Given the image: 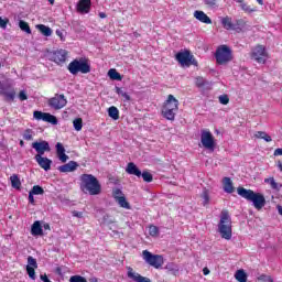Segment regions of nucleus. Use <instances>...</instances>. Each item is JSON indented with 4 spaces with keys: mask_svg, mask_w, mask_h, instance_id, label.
Returning <instances> with one entry per match:
<instances>
[{
    "mask_svg": "<svg viewBox=\"0 0 282 282\" xmlns=\"http://www.w3.org/2000/svg\"><path fill=\"white\" fill-rule=\"evenodd\" d=\"M80 189L83 193H88L89 195H100L102 187L100 182L93 174H83L80 176Z\"/></svg>",
    "mask_w": 282,
    "mask_h": 282,
    "instance_id": "1",
    "label": "nucleus"
},
{
    "mask_svg": "<svg viewBox=\"0 0 282 282\" xmlns=\"http://www.w3.org/2000/svg\"><path fill=\"white\" fill-rule=\"evenodd\" d=\"M237 193L247 202H251L257 210H261L265 206V196L261 193H254V191L245 187H238Z\"/></svg>",
    "mask_w": 282,
    "mask_h": 282,
    "instance_id": "2",
    "label": "nucleus"
},
{
    "mask_svg": "<svg viewBox=\"0 0 282 282\" xmlns=\"http://www.w3.org/2000/svg\"><path fill=\"white\" fill-rule=\"evenodd\" d=\"M218 232L223 239L230 241L232 239V218L228 210L224 209L220 213V220L218 223Z\"/></svg>",
    "mask_w": 282,
    "mask_h": 282,
    "instance_id": "3",
    "label": "nucleus"
},
{
    "mask_svg": "<svg viewBox=\"0 0 282 282\" xmlns=\"http://www.w3.org/2000/svg\"><path fill=\"white\" fill-rule=\"evenodd\" d=\"M67 69L73 76H78V74H89L91 65L87 58H75L68 64Z\"/></svg>",
    "mask_w": 282,
    "mask_h": 282,
    "instance_id": "4",
    "label": "nucleus"
},
{
    "mask_svg": "<svg viewBox=\"0 0 282 282\" xmlns=\"http://www.w3.org/2000/svg\"><path fill=\"white\" fill-rule=\"evenodd\" d=\"M177 109H180V100H177L175 96L169 95L162 109L163 118H166V120H175Z\"/></svg>",
    "mask_w": 282,
    "mask_h": 282,
    "instance_id": "5",
    "label": "nucleus"
},
{
    "mask_svg": "<svg viewBox=\"0 0 282 282\" xmlns=\"http://www.w3.org/2000/svg\"><path fill=\"white\" fill-rule=\"evenodd\" d=\"M142 257L145 263L152 268H155V270H160V268L164 265V258L160 254H153L149 250H143Z\"/></svg>",
    "mask_w": 282,
    "mask_h": 282,
    "instance_id": "6",
    "label": "nucleus"
},
{
    "mask_svg": "<svg viewBox=\"0 0 282 282\" xmlns=\"http://www.w3.org/2000/svg\"><path fill=\"white\" fill-rule=\"evenodd\" d=\"M215 57L218 65H226V63L232 61V51H230V47L221 45L216 50Z\"/></svg>",
    "mask_w": 282,
    "mask_h": 282,
    "instance_id": "7",
    "label": "nucleus"
},
{
    "mask_svg": "<svg viewBox=\"0 0 282 282\" xmlns=\"http://www.w3.org/2000/svg\"><path fill=\"white\" fill-rule=\"evenodd\" d=\"M175 59L180 63L181 67H191L196 63L194 56L191 54V51L178 52L175 55Z\"/></svg>",
    "mask_w": 282,
    "mask_h": 282,
    "instance_id": "8",
    "label": "nucleus"
},
{
    "mask_svg": "<svg viewBox=\"0 0 282 282\" xmlns=\"http://www.w3.org/2000/svg\"><path fill=\"white\" fill-rule=\"evenodd\" d=\"M200 142L207 151H215V137H213V132L209 130L200 131Z\"/></svg>",
    "mask_w": 282,
    "mask_h": 282,
    "instance_id": "9",
    "label": "nucleus"
},
{
    "mask_svg": "<svg viewBox=\"0 0 282 282\" xmlns=\"http://www.w3.org/2000/svg\"><path fill=\"white\" fill-rule=\"evenodd\" d=\"M251 58L260 64H265V61H268V52L265 51V47L263 45H258L251 51Z\"/></svg>",
    "mask_w": 282,
    "mask_h": 282,
    "instance_id": "10",
    "label": "nucleus"
},
{
    "mask_svg": "<svg viewBox=\"0 0 282 282\" xmlns=\"http://www.w3.org/2000/svg\"><path fill=\"white\" fill-rule=\"evenodd\" d=\"M33 118H35V120H43V122H48L50 124H58V119H56V116L51 115L50 112L35 110L33 112Z\"/></svg>",
    "mask_w": 282,
    "mask_h": 282,
    "instance_id": "11",
    "label": "nucleus"
},
{
    "mask_svg": "<svg viewBox=\"0 0 282 282\" xmlns=\"http://www.w3.org/2000/svg\"><path fill=\"white\" fill-rule=\"evenodd\" d=\"M32 149L36 151L35 155H45V153H50V151H52L50 143L43 140L33 142Z\"/></svg>",
    "mask_w": 282,
    "mask_h": 282,
    "instance_id": "12",
    "label": "nucleus"
},
{
    "mask_svg": "<svg viewBox=\"0 0 282 282\" xmlns=\"http://www.w3.org/2000/svg\"><path fill=\"white\" fill-rule=\"evenodd\" d=\"M50 59L57 65H63L67 61V51L63 48L54 51L50 54Z\"/></svg>",
    "mask_w": 282,
    "mask_h": 282,
    "instance_id": "13",
    "label": "nucleus"
},
{
    "mask_svg": "<svg viewBox=\"0 0 282 282\" xmlns=\"http://www.w3.org/2000/svg\"><path fill=\"white\" fill-rule=\"evenodd\" d=\"M48 105L53 109H63L67 105V99H65V95H55L50 99Z\"/></svg>",
    "mask_w": 282,
    "mask_h": 282,
    "instance_id": "14",
    "label": "nucleus"
},
{
    "mask_svg": "<svg viewBox=\"0 0 282 282\" xmlns=\"http://www.w3.org/2000/svg\"><path fill=\"white\" fill-rule=\"evenodd\" d=\"M127 270H128L127 276H128V279H131V281H134V282H151V279H149L147 276H142L140 273L135 272L133 270V268L128 267Z\"/></svg>",
    "mask_w": 282,
    "mask_h": 282,
    "instance_id": "15",
    "label": "nucleus"
},
{
    "mask_svg": "<svg viewBox=\"0 0 282 282\" xmlns=\"http://www.w3.org/2000/svg\"><path fill=\"white\" fill-rule=\"evenodd\" d=\"M34 160L44 171H50V169H52V160H50L48 158H45L43 155H35Z\"/></svg>",
    "mask_w": 282,
    "mask_h": 282,
    "instance_id": "16",
    "label": "nucleus"
},
{
    "mask_svg": "<svg viewBox=\"0 0 282 282\" xmlns=\"http://www.w3.org/2000/svg\"><path fill=\"white\" fill-rule=\"evenodd\" d=\"M90 10H91V1L79 0V2L77 3V12H80V14H89Z\"/></svg>",
    "mask_w": 282,
    "mask_h": 282,
    "instance_id": "17",
    "label": "nucleus"
},
{
    "mask_svg": "<svg viewBox=\"0 0 282 282\" xmlns=\"http://www.w3.org/2000/svg\"><path fill=\"white\" fill-rule=\"evenodd\" d=\"M78 169V163L75 161H70L64 165L58 167L59 173H74Z\"/></svg>",
    "mask_w": 282,
    "mask_h": 282,
    "instance_id": "18",
    "label": "nucleus"
},
{
    "mask_svg": "<svg viewBox=\"0 0 282 282\" xmlns=\"http://www.w3.org/2000/svg\"><path fill=\"white\" fill-rule=\"evenodd\" d=\"M194 19L200 21V23H206V25H210V23H213V20H210V18L205 14L204 11L199 10L194 11Z\"/></svg>",
    "mask_w": 282,
    "mask_h": 282,
    "instance_id": "19",
    "label": "nucleus"
},
{
    "mask_svg": "<svg viewBox=\"0 0 282 282\" xmlns=\"http://www.w3.org/2000/svg\"><path fill=\"white\" fill-rule=\"evenodd\" d=\"M126 173H128L129 175H135L137 177H142V171H140V169H138V165H135V163L133 162L128 163Z\"/></svg>",
    "mask_w": 282,
    "mask_h": 282,
    "instance_id": "20",
    "label": "nucleus"
},
{
    "mask_svg": "<svg viewBox=\"0 0 282 282\" xmlns=\"http://www.w3.org/2000/svg\"><path fill=\"white\" fill-rule=\"evenodd\" d=\"M31 235L33 237H41L43 236V227L41 226V221H34L31 227Z\"/></svg>",
    "mask_w": 282,
    "mask_h": 282,
    "instance_id": "21",
    "label": "nucleus"
},
{
    "mask_svg": "<svg viewBox=\"0 0 282 282\" xmlns=\"http://www.w3.org/2000/svg\"><path fill=\"white\" fill-rule=\"evenodd\" d=\"M223 188L225 193H235V186L232 185V180H230V177L223 178Z\"/></svg>",
    "mask_w": 282,
    "mask_h": 282,
    "instance_id": "22",
    "label": "nucleus"
},
{
    "mask_svg": "<svg viewBox=\"0 0 282 282\" xmlns=\"http://www.w3.org/2000/svg\"><path fill=\"white\" fill-rule=\"evenodd\" d=\"M220 23L225 30H237V26L232 23V18L230 17L221 18Z\"/></svg>",
    "mask_w": 282,
    "mask_h": 282,
    "instance_id": "23",
    "label": "nucleus"
},
{
    "mask_svg": "<svg viewBox=\"0 0 282 282\" xmlns=\"http://www.w3.org/2000/svg\"><path fill=\"white\" fill-rule=\"evenodd\" d=\"M253 138H257L258 140H264V142H272V137L268 134L265 131H257L253 134Z\"/></svg>",
    "mask_w": 282,
    "mask_h": 282,
    "instance_id": "24",
    "label": "nucleus"
},
{
    "mask_svg": "<svg viewBox=\"0 0 282 282\" xmlns=\"http://www.w3.org/2000/svg\"><path fill=\"white\" fill-rule=\"evenodd\" d=\"M165 270H167V272H171L172 274H174V276H177V274L180 272V267L176 263L170 262L165 265Z\"/></svg>",
    "mask_w": 282,
    "mask_h": 282,
    "instance_id": "25",
    "label": "nucleus"
},
{
    "mask_svg": "<svg viewBox=\"0 0 282 282\" xmlns=\"http://www.w3.org/2000/svg\"><path fill=\"white\" fill-rule=\"evenodd\" d=\"M7 102H12L14 101V98H17V91H14V89L11 90H4L2 91Z\"/></svg>",
    "mask_w": 282,
    "mask_h": 282,
    "instance_id": "26",
    "label": "nucleus"
},
{
    "mask_svg": "<svg viewBox=\"0 0 282 282\" xmlns=\"http://www.w3.org/2000/svg\"><path fill=\"white\" fill-rule=\"evenodd\" d=\"M36 28L41 32V34H43V36H52V30L50 29V26L45 24H37Z\"/></svg>",
    "mask_w": 282,
    "mask_h": 282,
    "instance_id": "27",
    "label": "nucleus"
},
{
    "mask_svg": "<svg viewBox=\"0 0 282 282\" xmlns=\"http://www.w3.org/2000/svg\"><path fill=\"white\" fill-rule=\"evenodd\" d=\"M108 116H109V118H112V120H119L120 119V110H118L115 106H112L108 109Z\"/></svg>",
    "mask_w": 282,
    "mask_h": 282,
    "instance_id": "28",
    "label": "nucleus"
},
{
    "mask_svg": "<svg viewBox=\"0 0 282 282\" xmlns=\"http://www.w3.org/2000/svg\"><path fill=\"white\" fill-rule=\"evenodd\" d=\"M116 202L121 208H126V210H131V204L127 202V197L121 196Z\"/></svg>",
    "mask_w": 282,
    "mask_h": 282,
    "instance_id": "29",
    "label": "nucleus"
},
{
    "mask_svg": "<svg viewBox=\"0 0 282 282\" xmlns=\"http://www.w3.org/2000/svg\"><path fill=\"white\" fill-rule=\"evenodd\" d=\"M235 279L238 280L239 282H248V275L246 274V271H243V270H238L235 273Z\"/></svg>",
    "mask_w": 282,
    "mask_h": 282,
    "instance_id": "30",
    "label": "nucleus"
},
{
    "mask_svg": "<svg viewBox=\"0 0 282 282\" xmlns=\"http://www.w3.org/2000/svg\"><path fill=\"white\" fill-rule=\"evenodd\" d=\"M108 76L111 80H122V76L115 68L108 70Z\"/></svg>",
    "mask_w": 282,
    "mask_h": 282,
    "instance_id": "31",
    "label": "nucleus"
},
{
    "mask_svg": "<svg viewBox=\"0 0 282 282\" xmlns=\"http://www.w3.org/2000/svg\"><path fill=\"white\" fill-rule=\"evenodd\" d=\"M264 183L269 184L271 186V188H273V191H280V188H281V185L279 183H276L274 177L265 178Z\"/></svg>",
    "mask_w": 282,
    "mask_h": 282,
    "instance_id": "32",
    "label": "nucleus"
},
{
    "mask_svg": "<svg viewBox=\"0 0 282 282\" xmlns=\"http://www.w3.org/2000/svg\"><path fill=\"white\" fill-rule=\"evenodd\" d=\"M19 28L20 30H22V32H25L26 34H32V29H30V24H28V22L20 20Z\"/></svg>",
    "mask_w": 282,
    "mask_h": 282,
    "instance_id": "33",
    "label": "nucleus"
},
{
    "mask_svg": "<svg viewBox=\"0 0 282 282\" xmlns=\"http://www.w3.org/2000/svg\"><path fill=\"white\" fill-rule=\"evenodd\" d=\"M22 137H23V140H26L30 142L31 140H34V132L32 129H26L22 133Z\"/></svg>",
    "mask_w": 282,
    "mask_h": 282,
    "instance_id": "34",
    "label": "nucleus"
},
{
    "mask_svg": "<svg viewBox=\"0 0 282 282\" xmlns=\"http://www.w3.org/2000/svg\"><path fill=\"white\" fill-rule=\"evenodd\" d=\"M10 181H11V186L13 188H21V180L19 178L18 175H12L10 177Z\"/></svg>",
    "mask_w": 282,
    "mask_h": 282,
    "instance_id": "35",
    "label": "nucleus"
},
{
    "mask_svg": "<svg viewBox=\"0 0 282 282\" xmlns=\"http://www.w3.org/2000/svg\"><path fill=\"white\" fill-rule=\"evenodd\" d=\"M26 268H32L34 270H36L39 268V263L36 262V259H34V257H32V256L28 257Z\"/></svg>",
    "mask_w": 282,
    "mask_h": 282,
    "instance_id": "36",
    "label": "nucleus"
},
{
    "mask_svg": "<svg viewBox=\"0 0 282 282\" xmlns=\"http://www.w3.org/2000/svg\"><path fill=\"white\" fill-rule=\"evenodd\" d=\"M73 127H74L75 131H82L83 130V119L82 118H76L73 121Z\"/></svg>",
    "mask_w": 282,
    "mask_h": 282,
    "instance_id": "37",
    "label": "nucleus"
},
{
    "mask_svg": "<svg viewBox=\"0 0 282 282\" xmlns=\"http://www.w3.org/2000/svg\"><path fill=\"white\" fill-rule=\"evenodd\" d=\"M116 94H118V96H122V98H124L127 101L131 100V96H129V94H127V91L122 90L120 87H116Z\"/></svg>",
    "mask_w": 282,
    "mask_h": 282,
    "instance_id": "38",
    "label": "nucleus"
},
{
    "mask_svg": "<svg viewBox=\"0 0 282 282\" xmlns=\"http://www.w3.org/2000/svg\"><path fill=\"white\" fill-rule=\"evenodd\" d=\"M141 177L143 178L144 182L151 183L153 182V174L151 172L144 171L143 173L141 172Z\"/></svg>",
    "mask_w": 282,
    "mask_h": 282,
    "instance_id": "39",
    "label": "nucleus"
},
{
    "mask_svg": "<svg viewBox=\"0 0 282 282\" xmlns=\"http://www.w3.org/2000/svg\"><path fill=\"white\" fill-rule=\"evenodd\" d=\"M30 193H32L33 195H43V193H45V191L43 189V187H41L39 185H34L32 187V189L30 191Z\"/></svg>",
    "mask_w": 282,
    "mask_h": 282,
    "instance_id": "40",
    "label": "nucleus"
},
{
    "mask_svg": "<svg viewBox=\"0 0 282 282\" xmlns=\"http://www.w3.org/2000/svg\"><path fill=\"white\" fill-rule=\"evenodd\" d=\"M149 235H150L151 237H158V236L160 235V229L158 228V226L151 225V226L149 227Z\"/></svg>",
    "mask_w": 282,
    "mask_h": 282,
    "instance_id": "41",
    "label": "nucleus"
},
{
    "mask_svg": "<svg viewBox=\"0 0 282 282\" xmlns=\"http://www.w3.org/2000/svg\"><path fill=\"white\" fill-rule=\"evenodd\" d=\"M69 282H87V279H85V276L82 275H72L69 278Z\"/></svg>",
    "mask_w": 282,
    "mask_h": 282,
    "instance_id": "42",
    "label": "nucleus"
},
{
    "mask_svg": "<svg viewBox=\"0 0 282 282\" xmlns=\"http://www.w3.org/2000/svg\"><path fill=\"white\" fill-rule=\"evenodd\" d=\"M35 269H32V267H26V273L32 279V281H36V272Z\"/></svg>",
    "mask_w": 282,
    "mask_h": 282,
    "instance_id": "43",
    "label": "nucleus"
},
{
    "mask_svg": "<svg viewBox=\"0 0 282 282\" xmlns=\"http://www.w3.org/2000/svg\"><path fill=\"white\" fill-rule=\"evenodd\" d=\"M203 197V206H208L209 202H210V197L208 196V192L204 191L202 194Z\"/></svg>",
    "mask_w": 282,
    "mask_h": 282,
    "instance_id": "44",
    "label": "nucleus"
},
{
    "mask_svg": "<svg viewBox=\"0 0 282 282\" xmlns=\"http://www.w3.org/2000/svg\"><path fill=\"white\" fill-rule=\"evenodd\" d=\"M258 282H274L270 275L262 274L258 278Z\"/></svg>",
    "mask_w": 282,
    "mask_h": 282,
    "instance_id": "45",
    "label": "nucleus"
},
{
    "mask_svg": "<svg viewBox=\"0 0 282 282\" xmlns=\"http://www.w3.org/2000/svg\"><path fill=\"white\" fill-rule=\"evenodd\" d=\"M112 195H113L116 202L118 198L124 197V194H122V191L120 188L113 189Z\"/></svg>",
    "mask_w": 282,
    "mask_h": 282,
    "instance_id": "46",
    "label": "nucleus"
},
{
    "mask_svg": "<svg viewBox=\"0 0 282 282\" xmlns=\"http://www.w3.org/2000/svg\"><path fill=\"white\" fill-rule=\"evenodd\" d=\"M240 8H241V10H243V12H257V9H252V8H250V6H248V4H246V3H242V4H240Z\"/></svg>",
    "mask_w": 282,
    "mask_h": 282,
    "instance_id": "47",
    "label": "nucleus"
},
{
    "mask_svg": "<svg viewBox=\"0 0 282 282\" xmlns=\"http://www.w3.org/2000/svg\"><path fill=\"white\" fill-rule=\"evenodd\" d=\"M219 102L220 105H228V102H230V98H228V95H221L219 96Z\"/></svg>",
    "mask_w": 282,
    "mask_h": 282,
    "instance_id": "48",
    "label": "nucleus"
},
{
    "mask_svg": "<svg viewBox=\"0 0 282 282\" xmlns=\"http://www.w3.org/2000/svg\"><path fill=\"white\" fill-rule=\"evenodd\" d=\"M205 6L208 8H217V0H204Z\"/></svg>",
    "mask_w": 282,
    "mask_h": 282,
    "instance_id": "49",
    "label": "nucleus"
},
{
    "mask_svg": "<svg viewBox=\"0 0 282 282\" xmlns=\"http://www.w3.org/2000/svg\"><path fill=\"white\" fill-rule=\"evenodd\" d=\"M56 153L57 155H61L62 153H65V147H63V143H56Z\"/></svg>",
    "mask_w": 282,
    "mask_h": 282,
    "instance_id": "50",
    "label": "nucleus"
},
{
    "mask_svg": "<svg viewBox=\"0 0 282 282\" xmlns=\"http://www.w3.org/2000/svg\"><path fill=\"white\" fill-rule=\"evenodd\" d=\"M8 23H10V20H8L7 18L3 19V18L0 17V28L2 30H6V28H8Z\"/></svg>",
    "mask_w": 282,
    "mask_h": 282,
    "instance_id": "51",
    "label": "nucleus"
},
{
    "mask_svg": "<svg viewBox=\"0 0 282 282\" xmlns=\"http://www.w3.org/2000/svg\"><path fill=\"white\" fill-rule=\"evenodd\" d=\"M58 160H61L63 163L67 162L69 160V156L63 152L62 154H57Z\"/></svg>",
    "mask_w": 282,
    "mask_h": 282,
    "instance_id": "52",
    "label": "nucleus"
},
{
    "mask_svg": "<svg viewBox=\"0 0 282 282\" xmlns=\"http://www.w3.org/2000/svg\"><path fill=\"white\" fill-rule=\"evenodd\" d=\"M28 98V94H25V90H22V91H20V94H19V99L20 100H25Z\"/></svg>",
    "mask_w": 282,
    "mask_h": 282,
    "instance_id": "53",
    "label": "nucleus"
},
{
    "mask_svg": "<svg viewBox=\"0 0 282 282\" xmlns=\"http://www.w3.org/2000/svg\"><path fill=\"white\" fill-rule=\"evenodd\" d=\"M73 217H77L78 219H83V212H76L74 210L72 213Z\"/></svg>",
    "mask_w": 282,
    "mask_h": 282,
    "instance_id": "54",
    "label": "nucleus"
},
{
    "mask_svg": "<svg viewBox=\"0 0 282 282\" xmlns=\"http://www.w3.org/2000/svg\"><path fill=\"white\" fill-rule=\"evenodd\" d=\"M196 85H197V87H203V85H204V78L197 77V78H196Z\"/></svg>",
    "mask_w": 282,
    "mask_h": 282,
    "instance_id": "55",
    "label": "nucleus"
},
{
    "mask_svg": "<svg viewBox=\"0 0 282 282\" xmlns=\"http://www.w3.org/2000/svg\"><path fill=\"white\" fill-rule=\"evenodd\" d=\"M40 279H41V281H43V282H52V281L50 280V278H47V274H41V275H40Z\"/></svg>",
    "mask_w": 282,
    "mask_h": 282,
    "instance_id": "56",
    "label": "nucleus"
},
{
    "mask_svg": "<svg viewBox=\"0 0 282 282\" xmlns=\"http://www.w3.org/2000/svg\"><path fill=\"white\" fill-rule=\"evenodd\" d=\"M29 202L30 204H34V194L32 192L29 193Z\"/></svg>",
    "mask_w": 282,
    "mask_h": 282,
    "instance_id": "57",
    "label": "nucleus"
},
{
    "mask_svg": "<svg viewBox=\"0 0 282 282\" xmlns=\"http://www.w3.org/2000/svg\"><path fill=\"white\" fill-rule=\"evenodd\" d=\"M273 155H282V148L275 149Z\"/></svg>",
    "mask_w": 282,
    "mask_h": 282,
    "instance_id": "58",
    "label": "nucleus"
},
{
    "mask_svg": "<svg viewBox=\"0 0 282 282\" xmlns=\"http://www.w3.org/2000/svg\"><path fill=\"white\" fill-rule=\"evenodd\" d=\"M203 274H205V275L210 274V270H208V268H204L203 269Z\"/></svg>",
    "mask_w": 282,
    "mask_h": 282,
    "instance_id": "59",
    "label": "nucleus"
},
{
    "mask_svg": "<svg viewBox=\"0 0 282 282\" xmlns=\"http://www.w3.org/2000/svg\"><path fill=\"white\" fill-rule=\"evenodd\" d=\"M99 18H100V19H107V14H106L105 12H100V13H99Z\"/></svg>",
    "mask_w": 282,
    "mask_h": 282,
    "instance_id": "60",
    "label": "nucleus"
},
{
    "mask_svg": "<svg viewBox=\"0 0 282 282\" xmlns=\"http://www.w3.org/2000/svg\"><path fill=\"white\" fill-rule=\"evenodd\" d=\"M43 228L44 230H50V224H44Z\"/></svg>",
    "mask_w": 282,
    "mask_h": 282,
    "instance_id": "61",
    "label": "nucleus"
},
{
    "mask_svg": "<svg viewBox=\"0 0 282 282\" xmlns=\"http://www.w3.org/2000/svg\"><path fill=\"white\" fill-rule=\"evenodd\" d=\"M56 34H57V36H61V39H63V32H61V31H56Z\"/></svg>",
    "mask_w": 282,
    "mask_h": 282,
    "instance_id": "62",
    "label": "nucleus"
},
{
    "mask_svg": "<svg viewBox=\"0 0 282 282\" xmlns=\"http://www.w3.org/2000/svg\"><path fill=\"white\" fill-rule=\"evenodd\" d=\"M278 167L280 169V171H282V162L281 161L278 162Z\"/></svg>",
    "mask_w": 282,
    "mask_h": 282,
    "instance_id": "63",
    "label": "nucleus"
},
{
    "mask_svg": "<svg viewBox=\"0 0 282 282\" xmlns=\"http://www.w3.org/2000/svg\"><path fill=\"white\" fill-rule=\"evenodd\" d=\"M90 282H98V279L93 278V279H90Z\"/></svg>",
    "mask_w": 282,
    "mask_h": 282,
    "instance_id": "64",
    "label": "nucleus"
}]
</instances>
